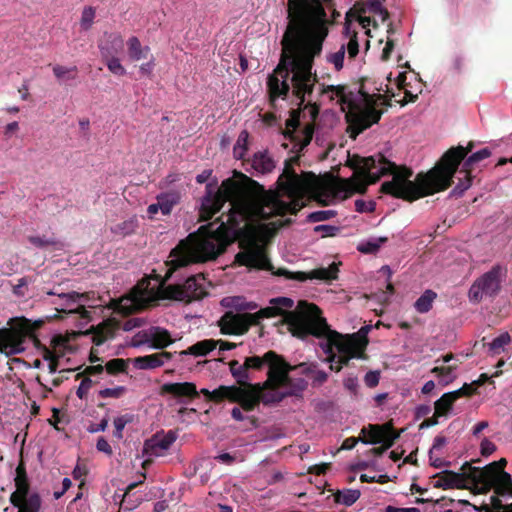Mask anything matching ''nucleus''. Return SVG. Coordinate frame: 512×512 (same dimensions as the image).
Returning a JSON list of instances; mask_svg holds the SVG:
<instances>
[{
  "mask_svg": "<svg viewBox=\"0 0 512 512\" xmlns=\"http://www.w3.org/2000/svg\"><path fill=\"white\" fill-rule=\"evenodd\" d=\"M363 158L356 159L355 177L341 179L331 174L317 176L310 171L298 175L293 166L299 163V155L291 157L285 161L284 170L277 180L279 190L291 199L289 202L282 200L277 191L265 190L258 182L242 173L239 175L244 183L228 178L219 188L212 183L207 184L200 210L201 218L211 219L226 202L230 206L228 213L222 214L214 222L200 226L197 232L189 234L171 250L165 278H170L174 271L189 264L216 259L237 237L243 251L236 254L235 261L241 266L270 271L275 276L299 282L308 279L327 282L336 280L340 263L335 262L327 268H316L310 272H291L286 268L275 270L263 245L281 228L290 226L293 220L287 218L267 224H254L252 221L268 220L287 213L296 215L303 207L302 199L305 196L322 206H328L333 200L346 199L354 192L364 193L367 185L373 184L370 177L376 169L364 172Z\"/></svg>",
  "mask_w": 512,
  "mask_h": 512,
  "instance_id": "obj_1",
  "label": "nucleus"
},
{
  "mask_svg": "<svg viewBox=\"0 0 512 512\" xmlns=\"http://www.w3.org/2000/svg\"><path fill=\"white\" fill-rule=\"evenodd\" d=\"M332 6V0H323ZM288 24L281 39L282 53L273 73L267 78L271 104L285 99L290 89L303 104L318 82L312 72L314 60L320 56L327 38L326 13L320 0H287Z\"/></svg>",
  "mask_w": 512,
  "mask_h": 512,
  "instance_id": "obj_2",
  "label": "nucleus"
},
{
  "mask_svg": "<svg viewBox=\"0 0 512 512\" xmlns=\"http://www.w3.org/2000/svg\"><path fill=\"white\" fill-rule=\"evenodd\" d=\"M473 148V141H470L466 147L461 145L451 147L443 154L435 167L426 173H418L414 181L410 179L413 175L411 168L397 165L382 153L363 158L362 170L370 172L372 169H376V172L370 177L372 183H376L383 176L391 175L392 180L382 183L380 192L412 202L448 189L453 183L459 165Z\"/></svg>",
  "mask_w": 512,
  "mask_h": 512,
  "instance_id": "obj_3",
  "label": "nucleus"
},
{
  "mask_svg": "<svg viewBox=\"0 0 512 512\" xmlns=\"http://www.w3.org/2000/svg\"><path fill=\"white\" fill-rule=\"evenodd\" d=\"M288 331L292 336L306 339L308 336L323 338L320 343L327 355L326 361L331 363L330 369L339 372L349 366L352 359H365L367 341L362 342L355 335L344 338L337 331L331 330L321 309L306 300L298 301L293 312L286 316Z\"/></svg>",
  "mask_w": 512,
  "mask_h": 512,
  "instance_id": "obj_4",
  "label": "nucleus"
},
{
  "mask_svg": "<svg viewBox=\"0 0 512 512\" xmlns=\"http://www.w3.org/2000/svg\"><path fill=\"white\" fill-rule=\"evenodd\" d=\"M328 93H332L331 100L335 96L339 98L343 111L348 109L345 118L349 124L350 137L354 139L380 121L383 111L377 109L379 105L391 106L390 99L384 95L369 93L364 79L355 90L347 85H322L321 94Z\"/></svg>",
  "mask_w": 512,
  "mask_h": 512,
  "instance_id": "obj_5",
  "label": "nucleus"
},
{
  "mask_svg": "<svg viewBox=\"0 0 512 512\" xmlns=\"http://www.w3.org/2000/svg\"><path fill=\"white\" fill-rule=\"evenodd\" d=\"M42 322H36L35 326L26 319L21 318L17 320V324L11 328L0 329V352L7 355L20 354L25 351V342L27 339H32L35 346L42 350V357L46 361H51L56 358V355L45 345L40 343V340L35 335V330L41 326Z\"/></svg>",
  "mask_w": 512,
  "mask_h": 512,
  "instance_id": "obj_6",
  "label": "nucleus"
},
{
  "mask_svg": "<svg viewBox=\"0 0 512 512\" xmlns=\"http://www.w3.org/2000/svg\"><path fill=\"white\" fill-rule=\"evenodd\" d=\"M468 466V476L478 493H487L494 490L498 495L512 496V477L504 469L507 460L501 458L489 463L483 468Z\"/></svg>",
  "mask_w": 512,
  "mask_h": 512,
  "instance_id": "obj_7",
  "label": "nucleus"
},
{
  "mask_svg": "<svg viewBox=\"0 0 512 512\" xmlns=\"http://www.w3.org/2000/svg\"><path fill=\"white\" fill-rule=\"evenodd\" d=\"M14 483L16 490L10 495V503L18 508V512H39L42 507V498L38 492L30 493V482L22 460L16 467Z\"/></svg>",
  "mask_w": 512,
  "mask_h": 512,
  "instance_id": "obj_8",
  "label": "nucleus"
},
{
  "mask_svg": "<svg viewBox=\"0 0 512 512\" xmlns=\"http://www.w3.org/2000/svg\"><path fill=\"white\" fill-rule=\"evenodd\" d=\"M271 309H260L256 313L225 312L217 324L223 335H244L251 326L258 325L263 316L271 315Z\"/></svg>",
  "mask_w": 512,
  "mask_h": 512,
  "instance_id": "obj_9",
  "label": "nucleus"
},
{
  "mask_svg": "<svg viewBox=\"0 0 512 512\" xmlns=\"http://www.w3.org/2000/svg\"><path fill=\"white\" fill-rule=\"evenodd\" d=\"M46 294L50 296H57L61 300V302L53 301V304L59 305L60 308H56V313L53 316L48 317V319H62L63 316L60 314H78L82 319H90V312L83 304L90 299V293H79L76 291L65 293L58 286L47 291Z\"/></svg>",
  "mask_w": 512,
  "mask_h": 512,
  "instance_id": "obj_10",
  "label": "nucleus"
},
{
  "mask_svg": "<svg viewBox=\"0 0 512 512\" xmlns=\"http://www.w3.org/2000/svg\"><path fill=\"white\" fill-rule=\"evenodd\" d=\"M272 357H276V352L269 350L263 356L246 357L243 363L238 360H231L229 371L237 384L240 386L250 385L256 379V373L262 371Z\"/></svg>",
  "mask_w": 512,
  "mask_h": 512,
  "instance_id": "obj_11",
  "label": "nucleus"
},
{
  "mask_svg": "<svg viewBox=\"0 0 512 512\" xmlns=\"http://www.w3.org/2000/svg\"><path fill=\"white\" fill-rule=\"evenodd\" d=\"M202 274L191 275L185 282L168 285L164 288V297L171 300L190 303L207 295Z\"/></svg>",
  "mask_w": 512,
  "mask_h": 512,
  "instance_id": "obj_12",
  "label": "nucleus"
},
{
  "mask_svg": "<svg viewBox=\"0 0 512 512\" xmlns=\"http://www.w3.org/2000/svg\"><path fill=\"white\" fill-rule=\"evenodd\" d=\"M507 269L501 265L493 266L488 272L475 280L469 289V299L480 302L483 295L496 296L501 289L502 279L506 277Z\"/></svg>",
  "mask_w": 512,
  "mask_h": 512,
  "instance_id": "obj_13",
  "label": "nucleus"
},
{
  "mask_svg": "<svg viewBox=\"0 0 512 512\" xmlns=\"http://www.w3.org/2000/svg\"><path fill=\"white\" fill-rule=\"evenodd\" d=\"M267 363V379L260 385L266 391L281 392L280 388L287 387L290 384L289 374L294 367L277 353L276 357H272Z\"/></svg>",
  "mask_w": 512,
  "mask_h": 512,
  "instance_id": "obj_14",
  "label": "nucleus"
},
{
  "mask_svg": "<svg viewBox=\"0 0 512 512\" xmlns=\"http://www.w3.org/2000/svg\"><path fill=\"white\" fill-rule=\"evenodd\" d=\"M246 394L241 397L238 404L246 412L253 411L260 403L270 405L281 402L287 394L283 392L266 391L260 383L245 385Z\"/></svg>",
  "mask_w": 512,
  "mask_h": 512,
  "instance_id": "obj_15",
  "label": "nucleus"
},
{
  "mask_svg": "<svg viewBox=\"0 0 512 512\" xmlns=\"http://www.w3.org/2000/svg\"><path fill=\"white\" fill-rule=\"evenodd\" d=\"M113 303L115 312L127 316L148 307L150 300L146 291L134 287L128 295L113 301Z\"/></svg>",
  "mask_w": 512,
  "mask_h": 512,
  "instance_id": "obj_16",
  "label": "nucleus"
},
{
  "mask_svg": "<svg viewBox=\"0 0 512 512\" xmlns=\"http://www.w3.org/2000/svg\"><path fill=\"white\" fill-rule=\"evenodd\" d=\"M492 152L489 148H483L475 153H472L470 156H468L463 164L460 170H458L459 174H463L462 178H459V182L457 185L453 188L452 194L454 196H461L472 184V170L474 166L491 156Z\"/></svg>",
  "mask_w": 512,
  "mask_h": 512,
  "instance_id": "obj_17",
  "label": "nucleus"
},
{
  "mask_svg": "<svg viewBox=\"0 0 512 512\" xmlns=\"http://www.w3.org/2000/svg\"><path fill=\"white\" fill-rule=\"evenodd\" d=\"M298 125L299 119L291 117L286 121V130L283 132L284 137L292 142L291 151L294 153H299L308 146L314 133L313 127L310 125H307L302 131H297Z\"/></svg>",
  "mask_w": 512,
  "mask_h": 512,
  "instance_id": "obj_18",
  "label": "nucleus"
},
{
  "mask_svg": "<svg viewBox=\"0 0 512 512\" xmlns=\"http://www.w3.org/2000/svg\"><path fill=\"white\" fill-rule=\"evenodd\" d=\"M360 442L364 444H380L387 442L391 436L400 434L401 431H396L393 428L392 422H386L384 424H369L368 427L361 429Z\"/></svg>",
  "mask_w": 512,
  "mask_h": 512,
  "instance_id": "obj_19",
  "label": "nucleus"
},
{
  "mask_svg": "<svg viewBox=\"0 0 512 512\" xmlns=\"http://www.w3.org/2000/svg\"><path fill=\"white\" fill-rule=\"evenodd\" d=\"M462 473H456L451 470H444L439 472L433 476V478L437 479L434 483V487L450 489V488H463L466 484L473 483L468 476V466L466 463L462 466Z\"/></svg>",
  "mask_w": 512,
  "mask_h": 512,
  "instance_id": "obj_20",
  "label": "nucleus"
},
{
  "mask_svg": "<svg viewBox=\"0 0 512 512\" xmlns=\"http://www.w3.org/2000/svg\"><path fill=\"white\" fill-rule=\"evenodd\" d=\"M160 395H171L178 399L179 403L186 404L197 398L199 392L192 382L165 383L160 388Z\"/></svg>",
  "mask_w": 512,
  "mask_h": 512,
  "instance_id": "obj_21",
  "label": "nucleus"
},
{
  "mask_svg": "<svg viewBox=\"0 0 512 512\" xmlns=\"http://www.w3.org/2000/svg\"><path fill=\"white\" fill-rule=\"evenodd\" d=\"M176 438V433L172 430L162 435L156 434L145 441L144 453L150 456H162L176 441Z\"/></svg>",
  "mask_w": 512,
  "mask_h": 512,
  "instance_id": "obj_22",
  "label": "nucleus"
},
{
  "mask_svg": "<svg viewBox=\"0 0 512 512\" xmlns=\"http://www.w3.org/2000/svg\"><path fill=\"white\" fill-rule=\"evenodd\" d=\"M172 358V353L162 351L155 354L139 356L133 359V364L137 369L148 370L155 369L164 365V363Z\"/></svg>",
  "mask_w": 512,
  "mask_h": 512,
  "instance_id": "obj_23",
  "label": "nucleus"
},
{
  "mask_svg": "<svg viewBox=\"0 0 512 512\" xmlns=\"http://www.w3.org/2000/svg\"><path fill=\"white\" fill-rule=\"evenodd\" d=\"M105 41L99 44L100 53L103 59L117 57L124 46L123 38L118 33L105 34Z\"/></svg>",
  "mask_w": 512,
  "mask_h": 512,
  "instance_id": "obj_24",
  "label": "nucleus"
},
{
  "mask_svg": "<svg viewBox=\"0 0 512 512\" xmlns=\"http://www.w3.org/2000/svg\"><path fill=\"white\" fill-rule=\"evenodd\" d=\"M118 324L111 319L105 320L92 330V342L96 346L102 345L106 340L113 338Z\"/></svg>",
  "mask_w": 512,
  "mask_h": 512,
  "instance_id": "obj_25",
  "label": "nucleus"
},
{
  "mask_svg": "<svg viewBox=\"0 0 512 512\" xmlns=\"http://www.w3.org/2000/svg\"><path fill=\"white\" fill-rule=\"evenodd\" d=\"M270 303L271 306L265 307L264 309H271V315L263 316V319L283 315V323L287 325L286 316L288 313L293 312L294 310L285 312V309H291L294 305V301L288 297H278L273 298Z\"/></svg>",
  "mask_w": 512,
  "mask_h": 512,
  "instance_id": "obj_26",
  "label": "nucleus"
},
{
  "mask_svg": "<svg viewBox=\"0 0 512 512\" xmlns=\"http://www.w3.org/2000/svg\"><path fill=\"white\" fill-rule=\"evenodd\" d=\"M253 169L260 174H267L274 170L276 163L266 151H259L252 159Z\"/></svg>",
  "mask_w": 512,
  "mask_h": 512,
  "instance_id": "obj_27",
  "label": "nucleus"
},
{
  "mask_svg": "<svg viewBox=\"0 0 512 512\" xmlns=\"http://www.w3.org/2000/svg\"><path fill=\"white\" fill-rule=\"evenodd\" d=\"M127 53L131 61L146 59L150 54V47L143 46L138 37L132 36L127 42Z\"/></svg>",
  "mask_w": 512,
  "mask_h": 512,
  "instance_id": "obj_28",
  "label": "nucleus"
},
{
  "mask_svg": "<svg viewBox=\"0 0 512 512\" xmlns=\"http://www.w3.org/2000/svg\"><path fill=\"white\" fill-rule=\"evenodd\" d=\"M151 346L155 349H163L173 343L168 330L158 326L150 327Z\"/></svg>",
  "mask_w": 512,
  "mask_h": 512,
  "instance_id": "obj_29",
  "label": "nucleus"
},
{
  "mask_svg": "<svg viewBox=\"0 0 512 512\" xmlns=\"http://www.w3.org/2000/svg\"><path fill=\"white\" fill-rule=\"evenodd\" d=\"M216 340L205 339L198 341L197 343L190 346L187 350L180 352V355H193V356H206L208 353L213 351L217 347Z\"/></svg>",
  "mask_w": 512,
  "mask_h": 512,
  "instance_id": "obj_30",
  "label": "nucleus"
},
{
  "mask_svg": "<svg viewBox=\"0 0 512 512\" xmlns=\"http://www.w3.org/2000/svg\"><path fill=\"white\" fill-rule=\"evenodd\" d=\"M456 401H457V393L456 392L444 393L434 403V409H435L437 416H447L451 412L453 405Z\"/></svg>",
  "mask_w": 512,
  "mask_h": 512,
  "instance_id": "obj_31",
  "label": "nucleus"
},
{
  "mask_svg": "<svg viewBox=\"0 0 512 512\" xmlns=\"http://www.w3.org/2000/svg\"><path fill=\"white\" fill-rule=\"evenodd\" d=\"M360 491L356 489L337 490L333 493L334 501L345 506L353 505L360 498Z\"/></svg>",
  "mask_w": 512,
  "mask_h": 512,
  "instance_id": "obj_32",
  "label": "nucleus"
},
{
  "mask_svg": "<svg viewBox=\"0 0 512 512\" xmlns=\"http://www.w3.org/2000/svg\"><path fill=\"white\" fill-rule=\"evenodd\" d=\"M436 298L437 293L433 290L427 289L414 303L416 311L419 313L429 312Z\"/></svg>",
  "mask_w": 512,
  "mask_h": 512,
  "instance_id": "obj_33",
  "label": "nucleus"
},
{
  "mask_svg": "<svg viewBox=\"0 0 512 512\" xmlns=\"http://www.w3.org/2000/svg\"><path fill=\"white\" fill-rule=\"evenodd\" d=\"M157 201L160 205V210L163 215H168L172 211L174 205L179 201V194L177 192H168L160 194L157 197Z\"/></svg>",
  "mask_w": 512,
  "mask_h": 512,
  "instance_id": "obj_34",
  "label": "nucleus"
},
{
  "mask_svg": "<svg viewBox=\"0 0 512 512\" xmlns=\"http://www.w3.org/2000/svg\"><path fill=\"white\" fill-rule=\"evenodd\" d=\"M495 495L490 496V503L482 504L480 507L481 511L485 512H512V503L510 505L504 506L502 501L499 499V496L495 491Z\"/></svg>",
  "mask_w": 512,
  "mask_h": 512,
  "instance_id": "obj_35",
  "label": "nucleus"
},
{
  "mask_svg": "<svg viewBox=\"0 0 512 512\" xmlns=\"http://www.w3.org/2000/svg\"><path fill=\"white\" fill-rule=\"evenodd\" d=\"M306 375L312 380L313 385L320 386L325 383L328 379V374L323 371L317 369L315 364H311L306 370Z\"/></svg>",
  "mask_w": 512,
  "mask_h": 512,
  "instance_id": "obj_36",
  "label": "nucleus"
},
{
  "mask_svg": "<svg viewBox=\"0 0 512 512\" xmlns=\"http://www.w3.org/2000/svg\"><path fill=\"white\" fill-rule=\"evenodd\" d=\"M385 0H369L367 2L368 9L371 13L378 15L381 21L384 23L389 19V12L382 6Z\"/></svg>",
  "mask_w": 512,
  "mask_h": 512,
  "instance_id": "obj_37",
  "label": "nucleus"
},
{
  "mask_svg": "<svg viewBox=\"0 0 512 512\" xmlns=\"http://www.w3.org/2000/svg\"><path fill=\"white\" fill-rule=\"evenodd\" d=\"M225 400H228L232 403H238L239 400H241V397L246 394V388L243 386L237 385H231L226 386L225 385Z\"/></svg>",
  "mask_w": 512,
  "mask_h": 512,
  "instance_id": "obj_38",
  "label": "nucleus"
},
{
  "mask_svg": "<svg viewBox=\"0 0 512 512\" xmlns=\"http://www.w3.org/2000/svg\"><path fill=\"white\" fill-rule=\"evenodd\" d=\"M511 342V336L508 332H504L493 339V341L489 344V350L493 354H500L503 351L505 345Z\"/></svg>",
  "mask_w": 512,
  "mask_h": 512,
  "instance_id": "obj_39",
  "label": "nucleus"
},
{
  "mask_svg": "<svg viewBox=\"0 0 512 512\" xmlns=\"http://www.w3.org/2000/svg\"><path fill=\"white\" fill-rule=\"evenodd\" d=\"M104 368L106 369L107 373H109L111 375H115L118 373L126 372L127 363H126V360H124L122 358H115V359L108 361L106 363V365L104 366Z\"/></svg>",
  "mask_w": 512,
  "mask_h": 512,
  "instance_id": "obj_40",
  "label": "nucleus"
},
{
  "mask_svg": "<svg viewBox=\"0 0 512 512\" xmlns=\"http://www.w3.org/2000/svg\"><path fill=\"white\" fill-rule=\"evenodd\" d=\"M249 134L246 130H243L237 139V142L234 146L233 152L234 156L238 159L243 158L245 152L247 151V141H248Z\"/></svg>",
  "mask_w": 512,
  "mask_h": 512,
  "instance_id": "obj_41",
  "label": "nucleus"
},
{
  "mask_svg": "<svg viewBox=\"0 0 512 512\" xmlns=\"http://www.w3.org/2000/svg\"><path fill=\"white\" fill-rule=\"evenodd\" d=\"M337 215L335 210H319L310 213L307 216V222L309 223H317L327 221Z\"/></svg>",
  "mask_w": 512,
  "mask_h": 512,
  "instance_id": "obj_42",
  "label": "nucleus"
},
{
  "mask_svg": "<svg viewBox=\"0 0 512 512\" xmlns=\"http://www.w3.org/2000/svg\"><path fill=\"white\" fill-rule=\"evenodd\" d=\"M28 241L37 248L57 247L59 242L54 238H46L44 236H29Z\"/></svg>",
  "mask_w": 512,
  "mask_h": 512,
  "instance_id": "obj_43",
  "label": "nucleus"
},
{
  "mask_svg": "<svg viewBox=\"0 0 512 512\" xmlns=\"http://www.w3.org/2000/svg\"><path fill=\"white\" fill-rule=\"evenodd\" d=\"M400 437V434H395L393 436L390 437V439L387 440V442L385 443H381L382 446L381 447H374V448H371L367 451V455H371V456H375V457H379L381 456L386 450H388L389 448H391L394 443L396 442V440Z\"/></svg>",
  "mask_w": 512,
  "mask_h": 512,
  "instance_id": "obj_44",
  "label": "nucleus"
},
{
  "mask_svg": "<svg viewBox=\"0 0 512 512\" xmlns=\"http://www.w3.org/2000/svg\"><path fill=\"white\" fill-rule=\"evenodd\" d=\"M324 11L326 13V27H327V35L329 34V26L332 25L338 17H340V13L335 9V2L332 0V6H328L326 3H324L323 0H320Z\"/></svg>",
  "mask_w": 512,
  "mask_h": 512,
  "instance_id": "obj_45",
  "label": "nucleus"
},
{
  "mask_svg": "<svg viewBox=\"0 0 512 512\" xmlns=\"http://www.w3.org/2000/svg\"><path fill=\"white\" fill-rule=\"evenodd\" d=\"M345 57V45H342L340 49L330 54L327 57L328 62L332 63L337 71H340L343 68V62Z\"/></svg>",
  "mask_w": 512,
  "mask_h": 512,
  "instance_id": "obj_46",
  "label": "nucleus"
},
{
  "mask_svg": "<svg viewBox=\"0 0 512 512\" xmlns=\"http://www.w3.org/2000/svg\"><path fill=\"white\" fill-rule=\"evenodd\" d=\"M53 73L58 79H62L66 75H68L69 79H74L77 74V67L73 66V67L67 68L62 65H55L53 67Z\"/></svg>",
  "mask_w": 512,
  "mask_h": 512,
  "instance_id": "obj_47",
  "label": "nucleus"
},
{
  "mask_svg": "<svg viewBox=\"0 0 512 512\" xmlns=\"http://www.w3.org/2000/svg\"><path fill=\"white\" fill-rule=\"evenodd\" d=\"M110 70L115 75L122 76L126 73L125 68L120 63V60L118 57H110L103 59Z\"/></svg>",
  "mask_w": 512,
  "mask_h": 512,
  "instance_id": "obj_48",
  "label": "nucleus"
},
{
  "mask_svg": "<svg viewBox=\"0 0 512 512\" xmlns=\"http://www.w3.org/2000/svg\"><path fill=\"white\" fill-rule=\"evenodd\" d=\"M95 18V9L91 6L84 8L81 15V26L84 30H88Z\"/></svg>",
  "mask_w": 512,
  "mask_h": 512,
  "instance_id": "obj_49",
  "label": "nucleus"
},
{
  "mask_svg": "<svg viewBox=\"0 0 512 512\" xmlns=\"http://www.w3.org/2000/svg\"><path fill=\"white\" fill-rule=\"evenodd\" d=\"M126 392V388L124 386H117L115 388H105L99 391V396L101 398H120Z\"/></svg>",
  "mask_w": 512,
  "mask_h": 512,
  "instance_id": "obj_50",
  "label": "nucleus"
},
{
  "mask_svg": "<svg viewBox=\"0 0 512 512\" xmlns=\"http://www.w3.org/2000/svg\"><path fill=\"white\" fill-rule=\"evenodd\" d=\"M240 300V298H224L221 303L225 307H235L240 310L254 309L256 307V305L251 303H240Z\"/></svg>",
  "mask_w": 512,
  "mask_h": 512,
  "instance_id": "obj_51",
  "label": "nucleus"
},
{
  "mask_svg": "<svg viewBox=\"0 0 512 512\" xmlns=\"http://www.w3.org/2000/svg\"><path fill=\"white\" fill-rule=\"evenodd\" d=\"M93 385H94V382L91 380V378L83 376V379L76 391V395L81 400L86 399L88 392L92 388Z\"/></svg>",
  "mask_w": 512,
  "mask_h": 512,
  "instance_id": "obj_52",
  "label": "nucleus"
},
{
  "mask_svg": "<svg viewBox=\"0 0 512 512\" xmlns=\"http://www.w3.org/2000/svg\"><path fill=\"white\" fill-rule=\"evenodd\" d=\"M150 328L148 330H143L138 332L132 339V346L139 347L146 343H151L150 339Z\"/></svg>",
  "mask_w": 512,
  "mask_h": 512,
  "instance_id": "obj_53",
  "label": "nucleus"
},
{
  "mask_svg": "<svg viewBox=\"0 0 512 512\" xmlns=\"http://www.w3.org/2000/svg\"><path fill=\"white\" fill-rule=\"evenodd\" d=\"M103 371H104V366L101 364L87 366L83 372L78 373L76 375L75 379L78 380L83 376L90 378V376L101 374Z\"/></svg>",
  "mask_w": 512,
  "mask_h": 512,
  "instance_id": "obj_54",
  "label": "nucleus"
},
{
  "mask_svg": "<svg viewBox=\"0 0 512 512\" xmlns=\"http://www.w3.org/2000/svg\"><path fill=\"white\" fill-rule=\"evenodd\" d=\"M347 52H348V56L350 59H354L358 53H359V43H358V39H357V34L354 33L348 43H347Z\"/></svg>",
  "mask_w": 512,
  "mask_h": 512,
  "instance_id": "obj_55",
  "label": "nucleus"
},
{
  "mask_svg": "<svg viewBox=\"0 0 512 512\" xmlns=\"http://www.w3.org/2000/svg\"><path fill=\"white\" fill-rule=\"evenodd\" d=\"M496 445L488 438H483L480 444V452L484 457L490 456L496 451Z\"/></svg>",
  "mask_w": 512,
  "mask_h": 512,
  "instance_id": "obj_56",
  "label": "nucleus"
},
{
  "mask_svg": "<svg viewBox=\"0 0 512 512\" xmlns=\"http://www.w3.org/2000/svg\"><path fill=\"white\" fill-rule=\"evenodd\" d=\"M358 250L364 254H373L379 250V245H377L375 239H370L366 242L361 243L358 246Z\"/></svg>",
  "mask_w": 512,
  "mask_h": 512,
  "instance_id": "obj_57",
  "label": "nucleus"
},
{
  "mask_svg": "<svg viewBox=\"0 0 512 512\" xmlns=\"http://www.w3.org/2000/svg\"><path fill=\"white\" fill-rule=\"evenodd\" d=\"M457 368L456 365H450V366H435L432 368L431 373L437 375L438 377H448L451 375L453 370Z\"/></svg>",
  "mask_w": 512,
  "mask_h": 512,
  "instance_id": "obj_58",
  "label": "nucleus"
},
{
  "mask_svg": "<svg viewBox=\"0 0 512 512\" xmlns=\"http://www.w3.org/2000/svg\"><path fill=\"white\" fill-rule=\"evenodd\" d=\"M133 421V415L125 414L114 419V426L117 430H123L125 426Z\"/></svg>",
  "mask_w": 512,
  "mask_h": 512,
  "instance_id": "obj_59",
  "label": "nucleus"
},
{
  "mask_svg": "<svg viewBox=\"0 0 512 512\" xmlns=\"http://www.w3.org/2000/svg\"><path fill=\"white\" fill-rule=\"evenodd\" d=\"M379 379H380V375L378 372L369 371L368 373H366L364 381L368 387L373 388L378 385Z\"/></svg>",
  "mask_w": 512,
  "mask_h": 512,
  "instance_id": "obj_60",
  "label": "nucleus"
},
{
  "mask_svg": "<svg viewBox=\"0 0 512 512\" xmlns=\"http://www.w3.org/2000/svg\"><path fill=\"white\" fill-rule=\"evenodd\" d=\"M338 230H339L338 227L332 226V225L321 224V225H317L316 227H314V231L316 233L323 232L325 234V236H334L336 234V232H338Z\"/></svg>",
  "mask_w": 512,
  "mask_h": 512,
  "instance_id": "obj_61",
  "label": "nucleus"
},
{
  "mask_svg": "<svg viewBox=\"0 0 512 512\" xmlns=\"http://www.w3.org/2000/svg\"><path fill=\"white\" fill-rule=\"evenodd\" d=\"M96 448L98 451L103 452L107 455H112L113 451L108 443V441L104 437H99L96 443Z\"/></svg>",
  "mask_w": 512,
  "mask_h": 512,
  "instance_id": "obj_62",
  "label": "nucleus"
},
{
  "mask_svg": "<svg viewBox=\"0 0 512 512\" xmlns=\"http://www.w3.org/2000/svg\"><path fill=\"white\" fill-rule=\"evenodd\" d=\"M225 385H220L218 388L211 392V402L220 403L225 400Z\"/></svg>",
  "mask_w": 512,
  "mask_h": 512,
  "instance_id": "obj_63",
  "label": "nucleus"
},
{
  "mask_svg": "<svg viewBox=\"0 0 512 512\" xmlns=\"http://www.w3.org/2000/svg\"><path fill=\"white\" fill-rule=\"evenodd\" d=\"M394 47H395V43H394V40L388 38L387 42H386V45L382 51V54H381V60L382 61H388L391 57V54L394 50Z\"/></svg>",
  "mask_w": 512,
  "mask_h": 512,
  "instance_id": "obj_64",
  "label": "nucleus"
}]
</instances>
